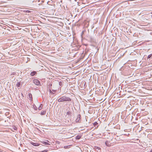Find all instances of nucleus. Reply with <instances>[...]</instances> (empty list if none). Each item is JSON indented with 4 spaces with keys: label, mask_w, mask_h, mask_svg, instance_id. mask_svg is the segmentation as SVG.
<instances>
[{
    "label": "nucleus",
    "mask_w": 152,
    "mask_h": 152,
    "mask_svg": "<svg viewBox=\"0 0 152 152\" xmlns=\"http://www.w3.org/2000/svg\"><path fill=\"white\" fill-rule=\"evenodd\" d=\"M105 144L107 146H110L111 145V143L108 141H106L105 142Z\"/></svg>",
    "instance_id": "39448f33"
},
{
    "label": "nucleus",
    "mask_w": 152,
    "mask_h": 152,
    "mask_svg": "<svg viewBox=\"0 0 152 152\" xmlns=\"http://www.w3.org/2000/svg\"><path fill=\"white\" fill-rule=\"evenodd\" d=\"M46 111H42V112L41 113V115H45L46 114Z\"/></svg>",
    "instance_id": "1a4fd4ad"
},
{
    "label": "nucleus",
    "mask_w": 152,
    "mask_h": 152,
    "mask_svg": "<svg viewBox=\"0 0 152 152\" xmlns=\"http://www.w3.org/2000/svg\"><path fill=\"white\" fill-rule=\"evenodd\" d=\"M150 152H152V149H151V150L150 151Z\"/></svg>",
    "instance_id": "b1692460"
},
{
    "label": "nucleus",
    "mask_w": 152,
    "mask_h": 152,
    "mask_svg": "<svg viewBox=\"0 0 152 152\" xmlns=\"http://www.w3.org/2000/svg\"><path fill=\"white\" fill-rule=\"evenodd\" d=\"M52 91L54 92H56V90L52 89Z\"/></svg>",
    "instance_id": "4be33fe9"
},
{
    "label": "nucleus",
    "mask_w": 152,
    "mask_h": 152,
    "mask_svg": "<svg viewBox=\"0 0 152 152\" xmlns=\"http://www.w3.org/2000/svg\"><path fill=\"white\" fill-rule=\"evenodd\" d=\"M52 89H49V91L50 92V93H52V91H51V90Z\"/></svg>",
    "instance_id": "412c9836"
},
{
    "label": "nucleus",
    "mask_w": 152,
    "mask_h": 152,
    "mask_svg": "<svg viewBox=\"0 0 152 152\" xmlns=\"http://www.w3.org/2000/svg\"><path fill=\"white\" fill-rule=\"evenodd\" d=\"M31 99H32V95H31V94H29V97L30 98L31 97Z\"/></svg>",
    "instance_id": "a211bd4d"
},
{
    "label": "nucleus",
    "mask_w": 152,
    "mask_h": 152,
    "mask_svg": "<svg viewBox=\"0 0 152 152\" xmlns=\"http://www.w3.org/2000/svg\"><path fill=\"white\" fill-rule=\"evenodd\" d=\"M66 114L67 115H69L71 114V112L69 111H68L67 112Z\"/></svg>",
    "instance_id": "f3484780"
},
{
    "label": "nucleus",
    "mask_w": 152,
    "mask_h": 152,
    "mask_svg": "<svg viewBox=\"0 0 152 152\" xmlns=\"http://www.w3.org/2000/svg\"><path fill=\"white\" fill-rule=\"evenodd\" d=\"M81 115L80 114L78 115L77 119L76 120V122H79L80 119Z\"/></svg>",
    "instance_id": "7ed1b4c3"
},
{
    "label": "nucleus",
    "mask_w": 152,
    "mask_h": 152,
    "mask_svg": "<svg viewBox=\"0 0 152 152\" xmlns=\"http://www.w3.org/2000/svg\"><path fill=\"white\" fill-rule=\"evenodd\" d=\"M29 11H29V10H27V11H26V12L29 13Z\"/></svg>",
    "instance_id": "5701e85b"
},
{
    "label": "nucleus",
    "mask_w": 152,
    "mask_h": 152,
    "mask_svg": "<svg viewBox=\"0 0 152 152\" xmlns=\"http://www.w3.org/2000/svg\"><path fill=\"white\" fill-rule=\"evenodd\" d=\"M48 151L47 150H44L42 151L41 152H47Z\"/></svg>",
    "instance_id": "aec40b11"
},
{
    "label": "nucleus",
    "mask_w": 152,
    "mask_h": 152,
    "mask_svg": "<svg viewBox=\"0 0 152 152\" xmlns=\"http://www.w3.org/2000/svg\"><path fill=\"white\" fill-rule=\"evenodd\" d=\"M64 148H66L65 147V146H64Z\"/></svg>",
    "instance_id": "393cba45"
},
{
    "label": "nucleus",
    "mask_w": 152,
    "mask_h": 152,
    "mask_svg": "<svg viewBox=\"0 0 152 152\" xmlns=\"http://www.w3.org/2000/svg\"><path fill=\"white\" fill-rule=\"evenodd\" d=\"M81 136L80 135H77L76 137V140H79L81 138Z\"/></svg>",
    "instance_id": "9d476101"
},
{
    "label": "nucleus",
    "mask_w": 152,
    "mask_h": 152,
    "mask_svg": "<svg viewBox=\"0 0 152 152\" xmlns=\"http://www.w3.org/2000/svg\"><path fill=\"white\" fill-rule=\"evenodd\" d=\"M43 105L42 104H41L39 107H38V109L39 110H41L42 108Z\"/></svg>",
    "instance_id": "9b49d317"
},
{
    "label": "nucleus",
    "mask_w": 152,
    "mask_h": 152,
    "mask_svg": "<svg viewBox=\"0 0 152 152\" xmlns=\"http://www.w3.org/2000/svg\"><path fill=\"white\" fill-rule=\"evenodd\" d=\"M31 143L32 145L34 146H38L39 145V144L37 142H31Z\"/></svg>",
    "instance_id": "20e7f679"
},
{
    "label": "nucleus",
    "mask_w": 152,
    "mask_h": 152,
    "mask_svg": "<svg viewBox=\"0 0 152 152\" xmlns=\"http://www.w3.org/2000/svg\"><path fill=\"white\" fill-rule=\"evenodd\" d=\"M36 74H37V72L36 71H33L31 72L30 74V75L31 76H34Z\"/></svg>",
    "instance_id": "423d86ee"
},
{
    "label": "nucleus",
    "mask_w": 152,
    "mask_h": 152,
    "mask_svg": "<svg viewBox=\"0 0 152 152\" xmlns=\"http://www.w3.org/2000/svg\"><path fill=\"white\" fill-rule=\"evenodd\" d=\"M47 142H49V141H48V140H47Z\"/></svg>",
    "instance_id": "a878e982"
},
{
    "label": "nucleus",
    "mask_w": 152,
    "mask_h": 152,
    "mask_svg": "<svg viewBox=\"0 0 152 152\" xmlns=\"http://www.w3.org/2000/svg\"><path fill=\"white\" fill-rule=\"evenodd\" d=\"M152 56V54H151L148 56V58H151Z\"/></svg>",
    "instance_id": "dca6fc26"
},
{
    "label": "nucleus",
    "mask_w": 152,
    "mask_h": 152,
    "mask_svg": "<svg viewBox=\"0 0 152 152\" xmlns=\"http://www.w3.org/2000/svg\"><path fill=\"white\" fill-rule=\"evenodd\" d=\"M21 85V83L20 82H18L16 84V86L17 87H20V85Z\"/></svg>",
    "instance_id": "f8f14e48"
},
{
    "label": "nucleus",
    "mask_w": 152,
    "mask_h": 152,
    "mask_svg": "<svg viewBox=\"0 0 152 152\" xmlns=\"http://www.w3.org/2000/svg\"><path fill=\"white\" fill-rule=\"evenodd\" d=\"M33 83L37 86L40 85V84L39 81L36 79H34L33 80Z\"/></svg>",
    "instance_id": "f03ea898"
},
{
    "label": "nucleus",
    "mask_w": 152,
    "mask_h": 152,
    "mask_svg": "<svg viewBox=\"0 0 152 152\" xmlns=\"http://www.w3.org/2000/svg\"><path fill=\"white\" fill-rule=\"evenodd\" d=\"M84 31H83L81 33V36L82 37V35L83 34Z\"/></svg>",
    "instance_id": "6ab92c4d"
},
{
    "label": "nucleus",
    "mask_w": 152,
    "mask_h": 152,
    "mask_svg": "<svg viewBox=\"0 0 152 152\" xmlns=\"http://www.w3.org/2000/svg\"><path fill=\"white\" fill-rule=\"evenodd\" d=\"M41 142L42 143L44 144L45 145H50V144H49V143H48V142H46V141H42Z\"/></svg>",
    "instance_id": "0eeeda50"
},
{
    "label": "nucleus",
    "mask_w": 152,
    "mask_h": 152,
    "mask_svg": "<svg viewBox=\"0 0 152 152\" xmlns=\"http://www.w3.org/2000/svg\"><path fill=\"white\" fill-rule=\"evenodd\" d=\"M64 82L62 81H60L58 82V84L59 86H62L63 85Z\"/></svg>",
    "instance_id": "6e6552de"
},
{
    "label": "nucleus",
    "mask_w": 152,
    "mask_h": 152,
    "mask_svg": "<svg viewBox=\"0 0 152 152\" xmlns=\"http://www.w3.org/2000/svg\"><path fill=\"white\" fill-rule=\"evenodd\" d=\"M33 108L35 110H37V107L35 105H33Z\"/></svg>",
    "instance_id": "ddd939ff"
},
{
    "label": "nucleus",
    "mask_w": 152,
    "mask_h": 152,
    "mask_svg": "<svg viewBox=\"0 0 152 152\" xmlns=\"http://www.w3.org/2000/svg\"><path fill=\"white\" fill-rule=\"evenodd\" d=\"M48 86H49V89H52V88L51 87V86H52V84H50V85H48Z\"/></svg>",
    "instance_id": "2eb2a0df"
},
{
    "label": "nucleus",
    "mask_w": 152,
    "mask_h": 152,
    "mask_svg": "<svg viewBox=\"0 0 152 152\" xmlns=\"http://www.w3.org/2000/svg\"><path fill=\"white\" fill-rule=\"evenodd\" d=\"M98 124L96 122H94V123L93 124L94 126H97V125Z\"/></svg>",
    "instance_id": "4468645a"
},
{
    "label": "nucleus",
    "mask_w": 152,
    "mask_h": 152,
    "mask_svg": "<svg viewBox=\"0 0 152 152\" xmlns=\"http://www.w3.org/2000/svg\"><path fill=\"white\" fill-rule=\"evenodd\" d=\"M72 99L69 97L64 96L58 99V102H69L71 101Z\"/></svg>",
    "instance_id": "f257e3e1"
}]
</instances>
